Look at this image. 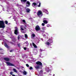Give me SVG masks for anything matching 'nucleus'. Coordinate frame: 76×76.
Returning <instances> with one entry per match:
<instances>
[{"label": "nucleus", "instance_id": "obj_1", "mask_svg": "<svg viewBox=\"0 0 76 76\" xmlns=\"http://www.w3.org/2000/svg\"><path fill=\"white\" fill-rule=\"evenodd\" d=\"M4 25V21L0 20V28H5V26Z\"/></svg>", "mask_w": 76, "mask_h": 76}, {"label": "nucleus", "instance_id": "obj_2", "mask_svg": "<svg viewBox=\"0 0 76 76\" xmlns=\"http://www.w3.org/2000/svg\"><path fill=\"white\" fill-rule=\"evenodd\" d=\"M38 6V7H40L41 6V3L40 2H38L37 4L35 2H34L33 3L32 6L33 7H34V6Z\"/></svg>", "mask_w": 76, "mask_h": 76}, {"label": "nucleus", "instance_id": "obj_3", "mask_svg": "<svg viewBox=\"0 0 76 76\" xmlns=\"http://www.w3.org/2000/svg\"><path fill=\"white\" fill-rule=\"evenodd\" d=\"M37 15L39 17H41L42 16V11H41V10L38 11L37 13Z\"/></svg>", "mask_w": 76, "mask_h": 76}, {"label": "nucleus", "instance_id": "obj_4", "mask_svg": "<svg viewBox=\"0 0 76 76\" xmlns=\"http://www.w3.org/2000/svg\"><path fill=\"white\" fill-rule=\"evenodd\" d=\"M36 64L38 65V66H40L42 67V64L41 62L39 61H37L36 63Z\"/></svg>", "mask_w": 76, "mask_h": 76}, {"label": "nucleus", "instance_id": "obj_5", "mask_svg": "<svg viewBox=\"0 0 76 76\" xmlns=\"http://www.w3.org/2000/svg\"><path fill=\"white\" fill-rule=\"evenodd\" d=\"M47 41L48 42L46 43V44L48 45H49L50 44L53 43V41L52 39H49Z\"/></svg>", "mask_w": 76, "mask_h": 76}, {"label": "nucleus", "instance_id": "obj_6", "mask_svg": "<svg viewBox=\"0 0 76 76\" xmlns=\"http://www.w3.org/2000/svg\"><path fill=\"white\" fill-rule=\"evenodd\" d=\"M35 29L36 31H39L41 30V28H40L39 26L37 25L35 28Z\"/></svg>", "mask_w": 76, "mask_h": 76}, {"label": "nucleus", "instance_id": "obj_7", "mask_svg": "<svg viewBox=\"0 0 76 76\" xmlns=\"http://www.w3.org/2000/svg\"><path fill=\"white\" fill-rule=\"evenodd\" d=\"M7 64H8V65L10 66H15V65L9 62H6Z\"/></svg>", "mask_w": 76, "mask_h": 76}, {"label": "nucleus", "instance_id": "obj_8", "mask_svg": "<svg viewBox=\"0 0 76 76\" xmlns=\"http://www.w3.org/2000/svg\"><path fill=\"white\" fill-rule=\"evenodd\" d=\"M26 4L27 7H29L30 6V2L29 1H27L26 3Z\"/></svg>", "mask_w": 76, "mask_h": 76}, {"label": "nucleus", "instance_id": "obj_9", "mask_svg": "<svg viewBox=\"0 0 76 76\" xmlns=\"http://www.w3.org/2000/svg\"><path fill=\"white\" fill-rule=\"evenodd\" d=\"M35 68L36 69H41L42 68V67H41L40 66H35Z\"/></svg>", "mask_w": 76, "mask_h": 76}, {"label": "nucleus", "instance_id": "obj_10", "mask_svg": "<svg viewBox=\"0 0 76 76\" xmlns=\"http://www.w3.org/2000/svg\"><path fill=\"white\" fill-rule=\"evenodd\" d=\"M4 59L5 61H9L10 60V59L7 58H4Z\"/></svg>", "mask_w": 76, "mask_h": 76}, {"label": "nucleus", "instance_id": "obj_11", "mask_svg": "<svg viewBox=\"0 0 76 76\" xmlns=\"http://www.w3.org/2000/svg\"><path fill=\"white\" fill-rule=\"evenodd\" d=\"M26 10L27 13H29L30 12V11H31V10H30L29 8H27L26 9Z\"/></svg>", "mask_w": 76, "mask_h": 76}, {"label": "nucleus", "instance_id": "obj_12", "mask_svg": "<svg viewBox=\"0 0 76 76\" xmlns=\"http://www.w3.org/2000/svg\"><path fill=\"white\" fill-rule=\"evenodd\" d=\"M14 34L15 35H18V30H15L14 31Z\"/></svg>", "mask_w": 76, "mask_h": 76}, {"label": "nucleus", "instance_id": "obj_13", "mask_svg": "<svg viewBox=\"0 0 76 76\" xmlns=\"http://www.w3.org/2000/svg\"><path fill=\"white\" fill-rule=\"evenodd\" d=\"M4 45L6 47V48H9V46H8V45L6 43H4Z\"/></svg>", "mask_w": 76, "mask_h": 76}, {"label": "nucleus", "instance_id": "obj_14", "mask_svg": "<svg viewBox=\"0 0 76 76\" xmlns=\"http://www.w3.org/2000/svg\"><path fill=\"white\" fill-rule=\"evenodd\" d=\"M43 22L45 24H47V23H48V21L45 20H44L43 21Z\"/></svg>", "mask_w": 76, "mask_h": 76}, {"label": "nucleus", "instance_id": "obj_15", "mask_svg": "<svg viewBox=\"0 0 76 76\" xmlns=\"http://www.w3.org/2000/svg\"><path fill=\"white\" fill-rule=\"evenodd\" d=\"M33 45L35 48H37V46L36 45L35 43H33Z\"/></svg>", "mask_w": 76, "mask_h": 76}, {"label": "nucleus", "instance_id": "obj_16", "mask_svg": "<svg viewBox=\"0 0 76 76\" xmlns=\"http://www.w3.org/2000/svg\"><path fill=\"white\" fill-rule=\"evenodd\" d=\"M27 0H21V2H22V3H23L24 2H26V1H27Z\"/></svg>", "mask_w": 76, "mask_h": 76}, {"label": "nucleus", "instance_id": "obj_17", "mask_svg": "<svg viewBox=\"0 0 76 76\" xmlns=\"http://www.w3.org/2000/svg\"><path fill=\"white\" fill-rule=\"evenodd\" d=\"M23 74L24 75H26L27 74V72H26L24 71V72H23Z\"/></svg>", "mask_w": 76, "mask_h": 76}, {"label": "nucleus", "instance_id": "obj_18", "mask_svg": "<svg viewBox=\"0 0 76 76\" xmlns=\"http://www.w3.org/2000/svg\"><path fill=\"white\" fill-rule=\"evenodd\" d=\"M25 37L26 39L28 38V35H27L26 34H25Z\"/></svg>", "mask_w": 76, "mask_h": 76}, {"label": "nucleus", "instance_id": "obj_19", "mask_svg": "<svg viewBox=\"0 0 76 76\" xmlns=\"http://www.w3.org/2000/svg\"><path fill=\"white\" fill-rule=\"evenodd\" d=\"M24 44H26V45H28L29 44L28 43V42H26L24 43Z\"/></svg>", "mask_w": 76, "mask_h": 76}, {"label": "nucleus", "instance_id": "obj_20", "mask_svg": "<svg viewBox=\"0 0 76 76\" xmlns=\"http://www.w3.org/2000/svg\"><path fill=\"white\" fill-rule=\"evenodd\" d=\"M5 23L6 24H8V21L7 20H5Z\"/></svg>", "mask_w": 76, "mask_h": 76}, {"label": "nucleus", "instance_id": "obj_21", "mask_svg": "<svg viewBox=\"0 0 76 76\" xmlns=\"http://www.w3.org/2000/svg\"><path fill=\"white\" fill-rule=\"evenodd\" d=\"M13 71H14V72H17V71L15 69H13Z\"/></svg>", "mask_w": 76, "mask_h": 76}, {"label": "nucleus", "instance_id": "obj_22", "mask_svg": "<svg viewBox=\"0 0 76 76\" xmlns=\"http://www.w3.org/2000/svg\"><path fill=\"white\" fill-rule=\"evenodd\" d=\"M32 36L33 37H35V34H32Z\"/></svg>", "mask_w": 76, "mask_h": 76}, {"label": "nucleus", "instance_id": "obj_23", "mask_svg": "<svg viewBox=\"0 0 76 76\" xmlns=\"http://www.w3.org/2000/svg\"><path fill=\"white\" fill-rule=\"evenodd\" d=\"M18 47H20V44L19 43V44H18Z\"/></svg>", "mask_w": 76, "mask_h": 76}, {"label": "nucleus", "instance_id": "obj_24", "mask_svg": "<svg viewBox=\"0 0 76 76\" xmlns=\"http://www.w3.org/2000/svg\"><path fill=\"white\" fill-rule=\"evenodd\" d=\"M18 40H19V39H20V35H18Z\"/></svg>", "mask_w": 76, "mask_h": 76}, {"label": "nucleus", "instance_id": "obj_25", "mask_svg": "<svg viewBox=\"0 0 76 76\" xmlns=\"http://www.w3.org/2000/svg\"><path fill=\"white\" fill-rule=\"evenodd\" d=\"M29 69L30 70H32V69H33V68H32V67L31 66L30 67Z\"/></svg>", "mask_w": 76, "mask_h": 76}, {"label": "nucleus", "instance_id": "obj_26", "mask_svg": "<svg viewBox=\"0 0 76 76\" xmlns=\"http://www.w3.org/2000/svg\"><path fill=\"white\" fill-rule=\"evenodd\" d=\"M42 26H45V23H42Z\"/></svg>", "mask_w": 76, "mask_h": 76}, {"label": "nucleus", "instance_id": "obj_27", "mask_svg": "<svg viewBox=\"0 0 76 76\" xmlns=\"http://www.w3.org/2000/svg\"><path fill=\"white\" fill-rule=\"evenodd\" d=\"M15 30H17L18 31V28L17 27H15Z\"/></svg>", "mask_w": 76, "mask_h": 76}, {"label": "nucleus", "instance_id": "obj_28", "mask_svg": "<svg viewBox=\"0 0 76 76\" xmlns=\"http://www.w3.org/2000/svg\"><path fill=\"white\" fill-rule=\"evenodd\" d=\"M47 27H50V24H47Z\"/></svg>", "mask_w": 76, "mask_h": 76}, {"label": "nucleus", "instance_id": "obj_29", "mask_svg": "<svg viewBox=\"0 0 76 76\" xmlns=\"http://www.w3.org/2000/svg\"><path fill=\"white\" fill-rule=\"evenodd\" d=\"M26 66H27V67H29V65L28 64H26Z\"/></svg>", "mask_w": 76, "mask_h": 76}, {"label": "nucleus", "instance_id": "obj_30", "mask_svg": "<svg viewBox=\"0 0 76 76\" xmlns=\"http://www.w3.org/2000/svg\"><path fill=\"white\" fill-rule=\"evenodd\" d=\"M13 72H11L10 73V75H12V76L13 75Z\"/></svg>", "mask_w": 76, "mask_h": 76}, {"label": "nucleus", "instance_id": "obj_31", "mask_svg": "<svg viewBox=\"0 0 76 76\" xmlns=\"http://www.w3.org/2000/svg\"><path fill=\"white\" fill-rule=\"evenodd\" d=\"M23 23H25V20H23Z\"/></svg>", "mask_w": 76, "mask_h": 76}, {"label": "nucleus", "instance_id": "obj_32", "mask_svg": "<svg viewBox=\"0 0 76 76\" xmlns=\"http://www.w3.org/2000/svg\"><path fill=\"white\" fill-rule=\"evenodd\" d=\"M13 50H10V53H12V52H13Z\"/></svg>", "mask_w": 76, "mask_h": 76}, {"label": "nucleus", "instance_id": "obj_33", "mask_svg": "<svg viewBox=\"0 0 76 76\" xmlns=\"http://www.w3.org/2000/svg\"><path fill=\"white\" fill-rule=\"evenodd\" d=\"M24 50H26V47L24 48Z\"/></svg>", "mask_w": 76, "mask_h": 76}, {"label": "nucleus", "instance_id": "obj_34", "mask_svg": "<svg viewBox=\"0 0 76 76\" xmlns=\"http://www.w3.org/2000/svg\"><path fill=\"white\" fill-rule=\"evenodd\" d=\"M21 31H23V30H24L22 28H21Z\"/></svg>", "mask_w": 76, "mask_h": 76}, {"label": "nucleus", "instance_id": "obj_35", "mask_svg": "<svg viewBox=\"0 0 76 76\" xmlns=\"http://www.w3.org/2000/svg\"><path fill=\"white\" fill-rule=\"evenodd\" d=\"M40 51H42V49H40Z\"/></svg>", "mask_w": 76, "mask_h": 76}, {"label": "nucleus", "instance_id": "obj_36", "mask_svg": "<svg viewBox=\"0 0 76 76\" xmlns=\"http://www.w3.org/2000/svg\"><path fill=\"white\" fill-rule=\"evenodd\" d=\"M30 45H31V46H32V44H31V43H30Z\"/></svg>", "mask_w": 76, "mask_h": 76}, {"label": "nucleus", "instance_id": "obj_37", "mask_svg": "<svg viewBox=\"0 0 76 76\" xmlns=\"http://www.w3.org/2000/svg\"><path fill=\"white\" fill-rule=\"evenodd\" d=\"M14 40L15 41H16V39H14Z\"/></svg>", "mask_w": 76, "mask_h": 76}, {"label": "nucleus", "instance_id": "obj_38", "mask_svg": "<svg viewBox=\"0 0 76 76\" xmlns=\"http://www.w3.org/2000/svg\"><path fill=\"white\" fill-rule=\"evenodd\" d=\"M44 19H47L45 18H44Z\"/></svg>", "mask_w": 76, "mask_h": 76}, {"label": "nucleus", "instance_id": "obj_39", "mask_svg": "<svg viewBox=\"0 0 76 76\" xmlns=\"http://www.w3.org/2000/svg\"><path fill=\"white\" fill-rule=\"evenodd\" d=\"M8 24V25H10V23H9Z\"/></svg>", "mask_w": 76, "mask_h": 76}, {"label": "nucleus", "instance_id": "obj_40", "mask_svg": "<svg viewBox=\"0 0 76 76\" xmlns=\"http://www.w3.org/2000/svg\"><path fill=\"white\" fill-rule=\"evenodd\" d=\"M2 50L1 49H0V50Z\"/></svg>", "mask_w": 76, "mask_h": 76}, {"label": "nucleus", "instance_id": "obj_41", "mask_svg": "<svg viewBox=\"0 0 76 76\" xmlns=\"http://www.w3.org/2000/svg\"><path fill=\"white\" fill-rule=\"evenodd\" d=\"M40 72H42V70H41Z\"/></svg>", "mask_w": 76, "mask_h": 76}]
</instances>
